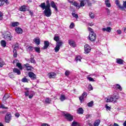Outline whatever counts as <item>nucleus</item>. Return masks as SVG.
<instances>
[{
  "instance_id": "nucleus-1",
  "label": "nucleus",
  "mask_w": 126,
  "mask_h": 126,
  "mask_svg": "<svg viewBox=\"0 0 126 126\" xmlns=\"http://www.w3.org/2000/svg\"><path fill=\"white\" fill-rule=\"evenodd\" d=\"M46 3H41V4L39 5V7L42 8L43 10L45 9V10L43 11V13L45 16L47 17H50V16L52 15V10L51 9V4H50V1L47 0Z\"/></svg>"
},
{
  "instance_id": "nucleus-2",
  "label": "nucleus",
  "mask_w": 126,
  "mask_h": 126,
  "mask_svg": "<svg viewBox=\"0 0 126 126\" xmlns=\"http://www.w3.org/2000/svg\"><path fill=\"white\" fill-rule=\"evenodd\" d=\"M118 99H120V95L117 92H115L110 97L108 98L106 100V103L112 102V103H116Z\"/></svg>"
},
{
  "instance_id": "nucleus-3",
  "label": "nucleus",
  "mask_w": 126,
  "mask_h": 126,
  "mask_svg": "<svg viewBox=\"0 0 126 126\" xmlns=\"http://www.w3.org/2000/svg\"><path fill=\"white\" fill-rule=\"evenodd\" d=\"M3 38L7 40V41H11L12 40V35L9 32H6L3 34Z\"/></svg>"
},
{
  "instance_id": "nucleus-4",
  "label": "nucleus",
  "mask_w": 126,
  "mask_h": 126,
  "mask_svg": "<svg viewBox=\"0 0 126 126\" xmlns=\"http://www.w3.org/2000/svg\"><path fill=\"white\" fill-rule=\"evenodd\" d=\"M63 42L62 40H60V41L56 43V46L55 48H54L55 52L58 53L59 51H60V49H61V47L63 46Z\"/></svg>"
},
{
  "instance_id": "nucleus-5",
  "label": "nucleus",
  "mask_w": 126,
  "mask_h": 126,
  "mask_svg": "<svg viewBox=\"0 0 126 126\" xmlns=\"http://www.w3.org/2000/svg\"><path fill=\"white\" fill-rule=\"evenodd\" d=\"M96 38H97V36L95 32H90L89 38L91 42H95Z\"/></svg>"
},
{
  "instance_id": "nucleus-6",
  "label": "nucleus",
  "mask_w": 126,
  "mask_h": 126,
  "mask_svg": "<svg viewBox=\"0 0 126 126\" xmlns=\"http://www.w3.org/2000/svg\"><path fill=\"white\" fill-rule=\"evenodd\" d=\"M10 121H11V113L8 112L5 116V122L7 124H9Z\"/></svg>"
},
{
  "instance_id": "nucleus-7",
  "label": "nucleus",
  "mask_w": 126,
  "mask_h": 126,
  "mask_svg": "<svg viewBox=\"0 0 126 126\" xmlns=\"http://www.w3.org/2000/svg\"><path fill=\"white\" fill-rule=\"evenodd\" d=\"M64 116L68 122H72L73 121V116L70 114L66 113L64 115Z\"/></svg>"
},
{
  "instance_id": "nucleus-8",
  "label": "nucleus",
  "mask_w": 126,
  "mask_h": 126,
  "mask_svg": "<svg viewBox=\"0 0 126 126\" xmlns=\"http://www.w3.org/2000/svg\"><path fill=\"white\" fill-rule=\"evenodd\" d=\"M84 51H85V54H86L87 55L88 54H89L90 52H91V47L89 46L88 44H86L84 46Z\"/></svg>"
},
{
  "instance_id": "nucleus-9",
  "label": "nucleus",
  "mask_w": 126,
  "mask_h": 126,
  "mask_svg": "<svg viewBox=\"0 0 126 126\" xmlns=\"http://www.w3.org/2000/svg\"><path fill=\"white\" fill-rule=\"evenodd\" d=\"M49 46H50V42L45 40L44 41V46L41 49L42 50H47L49 48Z\"/></svg>"
},
{
  "instance_id": "nucleus-10",
  "label": "nucleus",
  "mask_w": 126,
  "mask_h": 126,
  "mask_svg": "<svg viewBox=\"0 0 126 126\" xmlns=\"http://www.w3.org/2000/svg\"><path fill=\"white\" fill-rule=\"evenodd\" d=\"M68 43L69 45L71 46L73 48H75L76 47V44H75V41L72 39H69L68 41Z\"/></svg>"
},
{
  "instance_id": "nucleus-11",
  "label": "nucleus",
  "mask_w": 126,
  "mask_h": 126,
  "mask_svg": "<svg viewBox=\"0 0 126 126\" xmlns=\"http://www.w3.org/2000/svg\"><path fill=\"white\" fill-rule=\"evenodd\" d=\"M87 96V93L84 92L82 95L79 97V99L81 102L82 103L84 101V98Z\"/></svg>"
},
{
  "instance_id": "nucleus-12",
  "label": "nucleus",
  "mask_w": 126,
  "mask_h": 126,
  "mask_svg": "<svg viewBox=\"0 0 126 126\" xmlns=\"http://www.w3.org/2000/svg\"><path fill=\"white\" fill-rule=\"evenodd\" d=\"M29 76L32 80H35V79H36V74L33 73V72H29Z\"/></svg>"
},
{
  "instance_id": "nucleus-13",
  "label": "nucleus",
  "mask_w": 126,
  "mask_h": 126,
  "mask_svg": "<svg viewBox=\"0 0 126 126\" xmlns=\"http://www.w3.org/2000/svg\"><path fill=\"white\" fill-rule=\"evenodd\" d=\"M48 76L49 78H50V79L52 78H55L57 76V73L54 72H52L49 73L48 74Z\"/></svg>"
},
{
  "instance_id": "nucleus-14",
  "label": "nucleus",
  "mask_w": 126,
  "mask_h": 126,
  "mask_svg": "<svg viewBox=\"0 0 126 126\" xmlns=\"http://www.w3.org/2000/svg\"><path fill=\"white\" fill-rule=\"evenodd\" d=\"M50 4V7L51 6V7L54 8L56 11H58V7L57 6V5H56V3H55L54 1H51Z\"/></svg>"
},
{
  "instance_id": "nucleus-15",
  "label": "nucleus",
  "mask_w": 126,
  "mask_h": 126,
  "mask_svg": "<svg viewBox=\"0 0 126 126\" xmlns=\"http://www.w3.org/2000/svg\"><path fill=\"white\" fill-rule=\"evenodd\" d=\"M27 7L26 5H22L19 7V10L20 11H23V12H25V11H27Z\"/></svg>"
},
{
  "instance_id": "nucleus-16",
  "label": "nucleus",
  "mask_w": 126,
  "mask_h": 126,
  "mask_svg": "<svg viewBox=\"0 0 126 126\" xmlns=\"http://www.w3.org/2000/svg\"><path fill=\"white\" fill-rule=\"evenodd\" d=\"M102 31L103 32H108V33H111V31H112V28L110 27H108L107 28H103L102 29Z\"/></svg>"
},
{
  "instance_id": "nucleus-17",
  "label": "nucleus",
  "mask_w": 126,
  "mask_h": 126,
  "mask_svg": "<svg viewBox=\"0 0 126 126\" xmlns=\"http://www.w3.org/2000/svg\"><path fill=\"white\" fill-rule=\"evenodd\" d=\"M15 31L17 34H22V33H23V30H22L21 28H15Z\"/></svg>"
},
{
  "instance_id": "nucleus-18",
  "label": "nucleus",
  "mask_w": 126,
  "mask_h": 126,
  "mask_svg": "<svg viewBox=\"0 0 126 126\" xmlns=\"http://www.w3.org/2000/svg\"><path fill=\"white\" fill-rule=\"evenodd\" d=\"M4 2L6 4H9L8 0H0V6H3Z\"/></svg>"
},
{
  "instance_id": "nucleus-19",
  "label": "nucleus",
  "mask_w": 126,
  "mask_h": 126,
  "mask_svg": "<svg viewBox=\"0 0 126 126\" xmlns=\"http://www.w3.org/2000/svg\"><path fill=\"white\" fill-rule=\"evenodd\" d=\"M33 42H34L36 45H40V43H41V40H40V38H39V37H37L34 38Z\"/></svg>"
},
{
  "instance_id": "nucleus-20",
  "label": "nucleus",
  "mask_w": 126,
  "mask_h": 126,
  "mask_svg": "<svg viewBox=\"0 0 126 126\" xmlns=\"http://www.w3.org/2000/svg\"><path fill=\"white\" fill-rule=\"evenodd\" d=\"M115 3L117 6H118V7L120 8L122 10H124V7L123 6L121 5V4L120 3V1L119 0H116Z\"/></svg>"
},
{
  "instance_id": "nucleus-21",
  "label": "nucleus",
  "mask_w": 126,
  "mask_h": 126,
  "mask_svg": "<svg viewBox=\"0 0 126 126\" xmlns=\"http://www.w3.org/2000/svg\"><path fill=\"white\" fill-rule=\"evenodd\" d=\"M13 71L14 73H17L18 75H20L21 74V71H20V70L17 68H14L13 69Z\"/></svg>"
},
{
  "instance_id": "nucleus-22",
  "label": "nucleus",
  "mask_w": 126,
  "mask_h": 126,
  "mask_svg": "<svg viewBox=\"0 0 126 126\" xmlns=\"http://www.w3.org/2000/svg\"><path fill=\"white\" fill-rule=\"evenodd\" d=\"M124 60L122 59L118 58L116 59V63L118 64H124Z\"/></svg>"
},
{
  "instance_id": "nucleus-23",
  "label": "nucleus",
  "mask_w": 126,
  "mask_h": 126,
  "mask_svg": "<svg viewBox=\"0 0 126 126\" xmlns=\"http://www.w3.org/2000/svg\"><path fill=\"white\" fill-rule=\"evenodd\" d=\"M30 61L32 63H33V64H36V61L34 59V55L31 56Z\"/></svg>"
},
{
  "instance_id": "nucleus-24",
  "label": "nucleus",
  "mask_w": 126,
  "mask_h": 126,
  "mask_svg": "<svg viewBox=\"0 0 126 126\" xmlns=\"http://www.w3.org/2000/svg\"><path fill=\"white\" fill-rule=\"evenodd\" d=\"M77 112L78 114H79V115H82L83 113H84V110L82 107H80L78 108Z\"/></svg>"
},
{
  "instance_id": "nucleus-25",
  "label": "nucleus",
  "mask_w": 126,
  "mask_h": 126,
  "mask_svg": "<svg viewBox=\"0 0 126 126\" xmlns=\"http://www.w3.org/2000/svg\"><path fill=\"white\" fill-rule=\"evenodd\" d=\"M19 25V22H12L11 24V26H12V27H17Z\"/></svg>"
},
{
  "instance_id": "nucleus-26",
  "label": "nucleus",
  "mask_w": 126,
  "mask_h": 126,
  "mask_svg": "<svg viewBox=\"0 0 126 126\" xmlns=\"http://www.w3.org/2000/svg\"><path fill=\"white\" fill-rule=\"evenodd\" d=\"M105 4L106 5V6H107V7H111V3H110V0H105Z\"/></svg>"
},
{
  "instance_id": "nucleus-27",
  "label": "nucleus",
  "mask_w": 126,
  "mask_h": 126,
  "mask_svg": "<svg viewBox=\"0 0 126 126\" xmlns=\"http://www.w3.org/2000/svg\"><path fill=\"white\" fill-rule=\"evenodd\" d=\"M0 44L2 47H3L4 48H5V47H6V42L4 40H1Z\"/></svg>"
},
{
  "instance_id": "nucleus-28",
  "label": "nucleus",
  "mask_w": 126,
  "mask_h": 126,
  "mask_svg": "<svg viewBox=\"0 0 126 126\" xmlns=\"http://www.w3.org/2000/svg\"><path fill=\"white\" fill-rule=\"evenodd\" d=\"M100 120L98 119L95 120L94 124V126H99V125H100Z\"/></svg>"
},
{
  "instance_id": "nucleus-29",
  "label": "nucleus",
  "mask_w": 126,
  "mask_h": 126,
  "mask_svg": "<svg viewBox=\"0 0 126 126\" xmlns=\"http://www.w3.org/2000/svg\"><path fill=\"white\" fill-rule=\"evenodd\" d=\"M71 126H80V124L77 122L73 121L72 123Z\"/></svg>"
},
{
  "instance_id": "nucleus-30",
  "label": "nucleus",
  "mask_w": 126,
  "mask_h": 126,
  "mask_svg": "<svg viewBox=\"0 0 126 126\" xmlns=\"http://www.w3.org/2000/svg\"><path fill=\"white\" fill-rule=\"evenodd\" d=\"M16 66H17V67H18V68H19V69H20L21 70H22V69H23V67H22V65H21V63H16Z\"/></svg>"
},
{
  "instance_id": "nucleus-31",
  "label": "nucleus",
  "mask_w": 126,
  "mask_h": 126,
  "mask_svg": "<svg viewBox=\"0 0 126 126\" xmlns=\"http://www.w3.org/2000/svg\"><path fill=\"white\" fill-rule=\"evenodd\" d=\"M34 49L36 53H38V54L41 53V48H40V47H35Z\"/></svg>"
},
{
  "instance_id": "nucleus-32",
  "label": "nucleus",
  "mask_w": 126,
  "mask_h": 126,
  "mask_svg": "<svg viewBox=\"0 0 126 126\" xmlns=\"http://www.w3.org/2000/svg\"><path fill=\"white\" fill-rule=\"evenodd\" d=\"M54 41L57 42V43H58V42H60V36H55L54 37Z\"/></svg>"
},
{
  "instance_id": "nucleus-33",
  "label": "nucleus",
  "mask_w": 126,
  "mask_h": 126,
  "mask_svg": "<svg viewBox=\"0 0 126 126\" xmlns=\"http://www.w3.org/2000/svg\"><path fill=\"white\" fill-rule=\"evenodd\" d=\"M51 102H52V100L49 98H47L45 99V103L46 104H50Z\"/></svg>"
},
{
  "instance_id": "nucleus-34",
  "label": "nucleus",
  "mask_w": 126,
  "mask_h": 126,
  "mask_svg": "<svg viewBox=\"0 0 126 126\" xmlns=\"http://www.w3.org/2000/svg\"><path fill=\"white\" fill-rule=\"evenodd\" d=\"M80 7H83V6H84V5H85V3H84V0H81L80 1Z\"/></svg>"
},
{
  "instance_id": "nucleus-35",
  "label": "nucleus",
  "mask_w": 126,
  "mask_h": 126,
  "mask_svg": "<svg viewBox=\"0 0 126 126\" xmlns=\"http://www.w3.org/2000/svg\"><path fill=\"white\" fill-rule=\"evenodd\" d=\"M89 16L92 19H94L95 16H94V14L92 12L89 13Z\"/></svg>"
},
{
  "instance_id": "nucleus-36",
  "label": "nucleus",
  "mask_w": 126,
  "mask_h": 126,
  "mask_svg": "<svg viewBox=\"0 0 126 126\" xmlns=\"http://www.w3.org/2000/svg\"><path fill=\"white\" fill-rule=\"evenodd\" d=\"M81 59H82V58H81V57L80 56H78L76 57L75 60L77 62H78V61H79V62H81Z\"/></svg>"
},
{
  "instance_id": "nucleus-37",
  "label": "nucleus",
  "mask_w": 126,
  "mask_h": 126,
  "mask_svg": "<svg viewBox=\"0 0 126 126\" xmlns=\"http://www.w3.org/2000/svg\"><path fill=\"white\" fill-rule=\"evenodd\" d=\"M74 6H76V7H78L79 8H80V6H79V4H78V3H77L76 1H74V2H73V5Z\"/></svg>"
},
{
  "instance_id": "nucleus-38",
  "label": "nucleus",
  "mask_w": 126,
  "mask_h": 126,
  "mask_svg": "<svg viewBox=\"0 0 126 126\" xmlns=\"http://www.w3.org/2000/svg\"><path fill=\"white\" fill-rule=\"evenodd\" d=\"M94 104V102L93 101H91L90 102L87 103L88 107H93V105Z\"/></svg>"
},
{
  "instance_id": "nucleus-39",
  "label": "nucleus",
  "mask_w": 126,
  "mask_h": 126,
  "mask_svg": "<svg viewBox=\"0 0 126 126\" xmlns=\"http://www.w3.org/2000/svg\"><path fill=\"white\" fill-rule=\"evenodd\" d=\"M61 101H64L65 100V96L63 94H61L60 96Z\"/></svg>"
},
{
  "instance_id": "nucleus-40",
  "label": "nucleus",
  "mask_w": 126,
  "mask_h": 126,
  "mask_svg": "<svg viewBox=\"0 0 126 126\" xmlns=\"http://www.w3.org/2000/svg\"><path fill=\"white\" fill-rule=\"evenodd\" d=\"M9 98V95L8 94H5L3 97V100H7Z\"/></svg>"
},
{
  "instance_id": "nucleus-41",
  "label": "nucleus",
  "mask_w": 126,
  "mask_h": 126,
  "mask_svg": "<svg viewBox=\"0 0 126 126\" xmlns=\"http://www.w3.org/2000/svg\"><path fill=\"white\" fill-rule=\"evenodd\" d=\"M13 57L17 58V50H13Z\"/></svg>"
},
{
  "instance_id": "nucleus-42",
  "label": "nucleus",
  "mask_w": 126,
  "mask_h": 126,
  "mask_svg": "<svg viewBox=\"0 0 126 126\" xmlns=\"http://www.w3.org/2000/svg\"><path fill=\"white\" fill-rule=\"evenodd\" d=\"M116 89H119V90H120V91H122V87L121 85L119 84H116L115 85Z\"/></svg>"
},
{
  "instance_id": "nucleus-43",
  "label": "nucleus",
  "mask_w": 126,
  "mask_h": 126,
  "mask_svg": "<svg viewBox=\"0 0 126 126\" xmlns=\"http://www.w3.org/2000/svg\"><path fill=\"white\" fill-rule=\"evenodd\" d=\"M26 70L28 71H31L32 69H34V68L32 66H29L28 68H26Z\"/></svg>"
},
{
  "instance_id": "nucleus-44",
  "label": "nucleus",
  "mask_w": 126,
  "mask_h": 126,
  "mask_svg": "<svg viewBox=\"0 0 126 126\" xmlns=\"http://www.w3.org/2000/svg\"><path fill=\"white\" fill-rule=\"evenodd\" d=\"M3 19V13L0 11V21Z\"/></svg>"
},
{
  "instance_id": "nucleus-45",
  "label": "nucleus",
  "mask_w": 126,
  "mask_h": 126,
  "mask_svg": "<svg viewBox=\"0 0 126 126\" xmlns=\"http://www.w3.org/2000/svg\"><path fill=\"white\" fill-rule=\"evenodd\" d=\"M19 48V44L18 43H16L13 49V51H16L17 49H18Z\"/></svg>"
},
{
  "instance_id": "nucleus-46",
  "label": "nucleus",
  "mask_w": 126,
  "mask_h": 126,
  "mask_svg": "<svg viewBox=\"0 0 126 126\" xmlns=\"http://www.w3.org/2000/svg\"><path fill=\"white\" fill-rule=\"evenodd\" d=\"M87 79H88V80H89V81L92 82H94V81H95V80H94V79H93V78L91 77H87Z\"/></svg>"
},
{
  "instance_id": "nucleus-47",
  "label": "nucleus",
  "mask_w": 126,
  "mask_h": 126,
  "mask_svg": "<svg viewBox=\"0 0 126 126\" xmlns=\"http://www.w3.org/2000/svg\"><path fill=\"white\" fill-rule=\"evenodd\" d=\"M4 65V62L2 60H0V67H2Z\"/></svg>"
},
{
  "instance_id": "nucleus-48",
  "label": "nucleus",
  "mask_w": 126,
  "mask_h": 126,
  "mask_svg": "<svg viewBox=\"0 0 126 126\" xmlns=\"http://www.w3.org/2000/svg\"><path fill=\"white\" fill-rule=\"evenodd\" d=\"M72 15L73 17H75V18H76V19H77V18H78V14H75V13L72 12Z\"/></svg>"
},
{
  "instance_id": "nucleus-49",
  "label": "nucleus",
  "mask_w": 126,
  "mask_h": 126,
  "mask_svg": "<svg viewBox=\"0 0 126 126\" xmlns=\"http://www.w3.org/2000/svg\"><path fill=\"white\" fill-rule=\"evenodd\" d=\"M27 11H29L30 14L31 15V16H33L34 15V13L33 12V11L29 10V9H27Z\"/></svg>"
},
{
  "instance_id": "nucleus-50",
  "label": "nucleus",
  "mask_w": 126,
  "mask_h": 126,
  "mask_svg": "<svg viewBox=\"0 0 126 126\" xmlns=\"http://www.w3.org/2000/svg\"><path fill=\"white\" fill-rule=\"evenodd\" d=\"M69 28H70V29H73V28H74V23H71L70 26H69Z\"/></svg>"
},
{
  "instance_id": "nucleus-51",
  "label": "nucleus",
  "mask_w": 126,
  "mask_h": 126,
  "mask_svg": "<svg viewBox=\"0 0 126 126\" xmlns=\"http://www.w3.org/2000/svg\"><path fill=\"white\" fill-rule=\"evenodd\" d=\"M88 6H92V3L90 2V0H86Z\"/></svg>"
},
{
  "instance_id": "nucleus-52",
  "label": "nucleus",
  "mask_w": 126,
  "mask_h": 126,
  "mask_svg": "<svg viewBox=\"0 0 126 126\" xmlns=\"http://www.w3.org/2000/svg\"><path fill=\"white\" fill-rule=\"evenodd\" d=\"M22 82H28V80L26 77H24L22 79Z\"/></svg>"
},
{
  "instance_id": "nucleus-53",
  "label": "nucleus",
  "mask_w": 126,
  "mask_h": 126,
  "mask_svg": "<svg viewBox=\"0 0 126 126\" xmlns=\"http://www.w3.org/2000/svg\"><path fill=\"white\" fill-rule=\"evenodd\" d=\"M70 74V72L69 71L66 70V71L65 72V76H68V75H69Z\"/></svg>"
},
{
  "instance_id": "nucleus-54",
  "label": "nucleus",
  "mask_w": 126,
  "mask_h": 126,
  "mask_svg": "<svg viewBox=\"0 0 126 126\" xmlns=\"http://www.w3.org/2000/svg\"><path fill=\"white\" fill-rule=\"evenodd\" d=\"M123 10L125 9V8H126V1H123Z\"/></svg>"
},
{
  "instance_id": "nucleus-55",
  "label": "nucleus",
  "mask_w": 126,
  "mask_h": 126,
  "mask_svg": "<svg viewBox=\"0 0 126 126\" xmlns=\"http://www.w3.org/2000/svg\"><path fill=\"white\" fill-rule=\"evenodd\" d=\"M88 30L90 31V33H94V31L92 28L89 27Z\"/></svg>"
},
{
  "instance_id": "nucleus-56",
  "label": "nucleus",
  "mask_w": 126,
  "mask_h": 126,
  "mask_svg": "<svg viewBox=\"0 0 126 126\" xmlns=\"http://www.w3.org/2000/svg\"><path fill=\"white\" fill-rule=\"evenodd\" d=\"M105 108L106 110H108V111H111V107L108 106L107 104L105 105Z\"/></svg>"
},
{
  "instance_id": "nucleus-57",
  "label": "nucleus",
  "mask_w": 126,
  "mask_h": 126,
  "mask_svg": "<svg viewBox=\"0 0 126 126\" xmlns=\"http://www.w3.org/2000/svg\"><path fill=\"white\" fill-rule=\"evenodd\" d=\"M89 90L90 91H91V90H93V87H92V85H91V84L89 86Z\"/></svg>"
},
{
  "instance_id": "nucleus-58",
  "label": "nucleus",
  "mask_w": 126,
  "mask_h": 126,
  "mask_svg": "<svg viewBox=\"0 0 126 126\" xmlns=\"http://www.w3.org/2000/svg\"><path fill=\"white\" fill-rule=\"evenodd\" d=\"M0 113V114H2L3 115H5V114H7V111H6V110L2 111Z\"/></svg>"
},
{
  "instance_id": "nucleus-59",
  "label": "nucleus",
  "mask_w": 126,
  "mask_h": 126,
  "mask_svg": "<svg viewBox=\"0 0 126 126\" xmlns=\"http://www.w3.org/2000/svg\"><path fill=\"white\" fill-rule=\"evenodd\" d=\"M25 95L27 97H28V96H29V91H28L27 92H25Z\"/></svg>"
},
{
  "instance_id": "nucleus-60",
  "label": "nucleus",
  "mask_w": 126,
  "mask_h": 126,
  "mask_svg": "<svg viewBox=\"0 0 126 126\" xmlns=\"http://www.w3.org/2000/svg\"><path fill=\"white\" fill-rule=\"evenodd\" d=\"M0 108H1V109H8V107H5L4 105H1Z\"/></svg>"
},
{
  "instance_id": "nucleus-61",
  "label": "nucleus",
  "mask_w": 126,
  "mask_h": 126,
  "mask_svg": "<svg viewBox=\"0 0 126 126\" xmlns=\"http://www.w3.org/2000/svg\"><path fill=\"white\" fill-rule=\"evenodd\" d=\"M29 50L30 52H32V51H33V47L29 46Z\"/></svg>"
},
{
  "instance_id": "nucleus-62",
  "label": "nucleus",
  "mask_w": 126,
  "mask_h": 126,
  "mask_svg": "<svg viewBox=\"0 0 126 126\" xmlns=\"http://www.w3.org/2000/svg\"><path fill=\"white\" fill-rule=\"evenodd\" d=\"M24 66H25L26 68H27L28 67L30 66V64H29V63H26L24 64Z\"/></svg>"
},
{
  "instance_id": "nucleus-63",
  "label": "nucleus",
  "mask_w": 126,
  "mask_h": 126,
  "mask_svg": "<svg viewBox=\"0 0 126 126\" xmlns=\"http://www.w3.org/2000/svg\"><path fill=\"white\" fill-rule=\"evenodd\" d=\"M88 25H89V26H94V24H93L92 23H88Z\"/></svg>"
},
{
  "instance_id": "nucleus-64",
  "label": "nucleus",
  "mask_w": 126,
  "mask_h": 126,
  "mask_svg": "<svg viewBox=\"0 0 126 126\" xmlns=\"http://www.w3.org/2000/svg\"><path fill=\"white\" fill-rule=\"evenodd\" d=\"M41 126H49V125H48L47 124L44 123L42 124Z\"/></svg>"
}]
</instances>
